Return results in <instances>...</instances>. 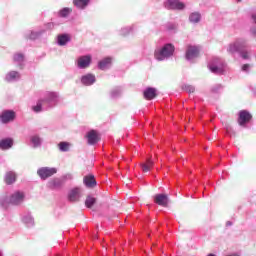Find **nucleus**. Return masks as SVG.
Masks as SVG:
<instances>
[{
    "instance_id": "45",
    "label": "nucleus",
    "mask_w": 256,
    "mask_h": 256,
    "mask_svg": "<svg viewBox=\"0 0 256 256\" xmlns=\"http://www.w3.org/2000/svg\"><path fill=\"white\" fill-rule=\"evenodd\" d=\"M236 1L241 2V0H236Z\"/></svg>"
},
{
    "instance_id": "28",
    "label": "nucleus",
    "mask_w": 256,
    "mask_h": 256,
    "mask_svg": "<svg viewBox=\"0 0 256 256\" xmlns=\"http://www.w3.org/2000/svg\"><path fill=\"white\" fill-rule=\"evenodd\" d=\"M43 147V138L39 134L33 135V149H41Z\"/></svg>"
},
{
    "instance_id": "41",
    "label": "nucleus",
    "mask_w": 256,
    "mask_h": 256,
    "mask_svg": "<svg viewBox=\"0 0 256 256\" xmlns=\"http://www.w3.org/2000/svg\"><path fill=\"white\" fill-rule=\"evenodd\" d=\"M231 225H233V222H231V221L226 222V227H231Z\"/></svg>"
},
{
    "instance_id": "43",
    "label": "nucleus",
    "mask_w": 256,
    "mask_h": 256,
    "mask_svg": "<svg viewBox=\"0 0 256 256\" xmlns=\"http://www.w3.org/2000/svg\"><path fill=\"white\" fill-rule=\"evenodd\" d=\"M30 143H33V137H30Z\"/></svg>"
},
{
    "instance_id": "33",
    "label": "nucleus",
    "mask_w": 256,
    "mask_h": 256,
    "mask_svg": "<svg viewBox=\"0 0 256 256\" xmlns=\"http://www.w3.org/2000/svg\"><path fill=\"white\" fill-rule=\"evenodd\" d=\"M141 167L144 173H149V171H151V167H153V160L148 159L146 163L141 165Z\"/></svg>"
},
{
    "instance_id": "10",
    "label": "nucleus",
    "mask_w": 256,
    "mask_h": 256,
    "mask_svg": "<svg viewBox=\"0 0 256 256\" xmlns=\"http://www.w3.org/2000/svg\"><path fill=\"white\" fill-rule=\"evenodd\" d=\"M12 61L14 65L18 67V69H25V61H26L25 54L21 52L14 53L12 56Z\"/></svg>"
},
{
    "instance_id": "5",
    "label": "nucleus",
    "mask_w": 256,
    "mask_h": 256,
    "mask_svg": "<svg viewBox=\"0 0 256 256\" xmlns=\"http://www.w3.org/2000/svg\"><path fill=\"white\" fill-rule=\"evenodd\" d=\"M208 67L211 73H214L215 75H223V73H225L227 64H225V61L221 58H213L208 64Z\"/></svg>"
},
{
    "instance_id": "7",
    "label": "nucleus",
    "mask_w": 256,
    "mask_h": 256,
    "mask_svg": "<svg viewBox=\"0 0 256 256\" xmlns=\"http://www.w3.org/2000/svg\"><path fill=\"white\" fill-rule=\"evenodd\" d=\"M253 115L247 110H241L238 114V125L240 127H247V124L251 122Z\"/></svg>"
},
{
    "instance_id": "19",
    "label": "nucleus",
    "mask_w": 256,
    "mask_h": 256,
    "mask_svg": "<svg viewBox=\"0 0 256 256\" xmlns=\"http://www.w3.org/2000/svg\"><path fill=\"white\" fill-rule=\"evenodd\" d=\"M123 95V88L117 86L110 90L109 92V98L111 101H117V99H121V96Z\"/></svg>"
},
{
    "instance_id": "8",
    "label": "nucleus",
    "mask_w": 256,
    "mask_h": 256,
    "mask_svg": "<svg viewBox=\"0 0 256 256\" xmlns=\"http://www.w3.org/2000/svg\"><path fill=\"white\" fill-rule=\"evenodd\" d=\"M57 173V168H49V167H42L38 169L37 174L39 175L40 179H49V177H53Z\"/></svg>"
},
{
    "instance_id": "20",
    "label": "nucleus",
    "mask_w": 256,
    "mask_h": 256,
    "mask_svg": "<svg viewBox=\"0 0 256 256\" xmlns=\"http://www.w3.org/2000/svg\"><path fill=\"white\" fill-rule=\"evenodd\" d=\"M143 95L147 101H152V99H155V97H157V89L153 87H147L143 91Z\"/></svg>"
},
{
    "instance_id": "44",
    "label": "nucleus",
    "mask_w": 256,
    "mask_h": 256,
    "mask_svg": "<svg viewBox=\"0 0 256 256\" xmlns=\"http://www.w3.org/2000/svg\"><path fill=\"white\" fill-rule=\"evenodd\" d=\"M0 256H3V251L0 250Z\"/></svg>"
},
{
    "instance_id": "35",
    "label": "nucleus",
    "mask_w": 256,
    "mask_h": 256,
    "mask_svg": "<svg viewBox=\"0 0 256 256\" xmlns=\"http://www.w3.org/2000/svg\"><path fill=\"white\" fill-rule=\"evenodd\" d=\"M97 200L94 197L88 196L85 201V205L88 209H91L95 205Z\"/></svg>"
},
{
    "instance_id": "32",
    "label": "nucleus",
    "mask_w": 256,
    "mask_h": 256,
    "mask_svg": "<svg viewBox=\"0 0 256 256\" xmlns=\"http://www.w3.org/2000/svg\"><path fill=\"white\" fill-rule=\"evenodd\" d=\"M134 29H135L134 25H132V26H125V27L120 29V35L122 37H127V35H130V33H133Z\"/></svg>"
},
{
    "instance_id": "26",
    "label": "nucleus",
    "mask_w": 256,
    "mask_h": 256,
    "mask_svg": "<svg viewBox=\"0 0 256 256\" xmlns=\"http://www.w3.org/2000/svg\"><path fill=\"white\" fill-rule=\"evenodd\" d=\"M13 147V139L5 138L0 141V149L3 151H7V149H11Z\"/></svg>"
},
{
    "instance_id": "16",
    "label": "nucleus",
    "mask_w": 256,
    "mask_h": 256,
    "mask_svg": "<svg viewBox=\"0 0 256 256\" xmlns=\"http://www.w3.org/2000/svg\"><path fill=\"white\" fill-rule=\"evenodd\" d=\"M79 199H81V188L76 187L68 192V201H70V203H77Z\"/></svg>"
},
{
    "instance_id": "31",
    "label": "nucleus",
    "mask_w": 256,
    "mask_h": 256,
    "mask_svg": "<svg viewBox=\"0 0 256 256\" xmlns=\"http://www.w3.org/2000/svg\"><path fill=\"white\" fill-rule=\"evenodd\" d=\"M58 149L61 153H68L71 149V143L67 141H61L58 143Z\"/></svg>"
},
{
    "instance_id": "11",
    "label": "nucleus",
    "mask_w": 256,
    "mask_h": 256,
    "mask_svg": "<svg viewBox=\"0 0 256 256\" xmlns=\"http://www.w3.org/2000/svg\"><path fill=\"white\" fill-rule=\"evenodd\" d=\"M92 61H93V58L91 57V55L80 56L77 59V67L79 69H87L91 66Z\"/></svg>"
},
{
    "instance_id": "9",
    "label": "nucleus",
    "mask_w": 256,
    "mask_h": 256,
    "mask_svg": "<svg viewBox=\"0 0 256 256\" xmlns=\"http://www.w3.org/2000/svg\"><path fill=\"white\" fill-rule=\"evenodd\" d=\"M15 117V111L4 110L2 113H0V122H2L4 125H7V123H11V121H15Z\"/></svg>"
},
{
    "instance_id": "29",
    "label": "nucleus",
    "mask_w": 256,
    "mask_h": 256,
    "mask_svg": "<svg viewBox=\"0 0 256 256\" xmlns=\"http://www.w3.org/2000/svg\"><path fill=\"white\" fill-rule=\"evenodd\" d=\"M109 65H111V58H104L98 62V69L105 71V69H109Z\"/></svg>"
},
{
    "instance_id": "2",
    "label": "nucleus",
    "mask_w": 256,
    "mask_h": 256,
    "mask_svg": "<svg viewBox=\"0 0 256 256\" xmlns=\"http://www.w3.org/2000/svg\"><path fill=\"white\" fill-rule=\"evenodd\" d=\"M228 52L231 55L239 53L240 57L244 60L250 59L249 51H247V40L243 38H238L234 43L230 44Z\"/></svg>"
},
{
    "instance_id": "39",
    "label": "nucleus",
    "mask_w": 256,
    "mask_h": 256,
    "mask_svg": "<svg viewBox=\"0 0 256 256\" xmlns=\"http://www.w3.org/2000/svg\"><path fill=\"white\" fill-rule=\"evenodd\" d=\"M250 68H251V66L249 64H244L242 66V71H244V73H249Z\"/></svg>"
},
{
    "instance_id": "17",
    "label": "nucleus",
    "mask_w": 256,
    "mask_h": 256,
    "mask_svg": "<svg viewBox=\"0 0 256 256\" xmlns=\"http://www.w3.org/2000/svg\"><path fill=\"white\" fill-rule=\"evenodd\" d=\"M154 203L160 207H167L169 205V196L167 194H156L154 196Z\"/></svg>"
},
{
    "instance_id": "40",
    "label": "nucleus",
    "mask_w": 256,
    "mask_h": 256,
    "mask_svg": "<svg viewBox=\"0 0 256 256\" xmlns=\"http://www.w3.org/2000/svg\"><path fill=\"white\" fill-rule=\"evenodd\" d=\"M250 33H252V35H254V37H256V27H252L250 29Z\"/></svg>"
},
{
    "instance_id": "1",
    "label": "nucleus",
    "mask_w": 256,
    "mask_h": 256,
    "mask_svg": "<svg viewBox=\"0 0 256 256\" xmlns=\"http://www.w3.org/2000/svg\"><path fill=\"white\" fill-rule=\"evenodd\" d=\"M36 95L39 96V99L36 102V105L33 106L34 113H43L45 111H51L59 105L60 96L58 92L54 91H43L37 92Z\"/></svg>"
},
{
    "instance_id": "30",
    "label": "nucleus",
    "mask_w": 256,
    "mask_h": 256,
    "mask_svg": "<svg viewBox=\"0 0 256 256\" xmlns=\"http://www.w3.org/2000/svg\"><path fill=\"white\" fill-rule=\"evenodd\" d=\"M223 89H225V86H223V84H214L210 87V92L213 95H221V93H223Z\"/></svg>"
},
{
    "instance_id": "13",
    "label": "nucleus",
    "mask_w": 256,
    "mask_h": 256,
    "mask_svg": "<svg viewBox=\"0 0 256 256\" xmlns=\"http://www.w3.org/2000/svg\"><path fill=\"white\" fill-rule=\"evenodd\" d=\"M4 81L6 83H17V81H21V73L15 70L9 71L6 73Z\"/></svg>"
},
{
    "instance_id": "22",
    "label": "nucleus",
    "mask_w": 256,
    "mask_h": 256,
    "mask_svg": "<svg viewBox=\"0 0 256 256\" xmlns=\"http://www.w3.org/2000/svg\"><path fill=\"white\" fill-rule=\"evenodd\" d=\"M83 183L86 187H88V189H93V187H97V180H95V176L92 174L85 176L83 179Z\"/></svg>"
},
{
    "instance_id": "34",
    "label": "nucleus",
    "mask_w": 256,
    "mask_h": 256,
    "mask_svg": "<svg viewBox=\"0 0 256 256\" xmlns=\"http://www.w3.org/2000/svg\"><path fill=\"white\" fill-rule=\"evenodd\" d=\"M73 10L71 8H68V7H65V8H62L59 12H58V15L59 17H62V18H66V17H69V15H71V12Z\"/></svg>"
},
{
    "instance_id": "14",
    "label": "nucleus",
    "mask_w": 256,
    "mask_h": 256,
    "mask_svg": "<svg viewBox=\"0 0 256 256\" xmlns=\"http://www.w3.org/2000/svg\"><path fill=\"white\" fill-rule=\"evenodd\" d=\"M185 57L187 61H193V59H197V57H199V48L197 46L189 45L186 49Z\"/></svg>"
},
{
    "instance_id": "24",
    "label": "nucleus",
    "mask_w": 256,
    "mask_h": 256,
    "mask_svg": "<svg viewBox=\"0 0 256 256\" xmlns=\"http://www.w3.org/2000/svg\"><path fill=\"white\" fill-rule=\"evenodd\" d=\"M47 187L48 189H61V187H63V180L59 178L49 180L47 183Z\"/></svg>"
},
{
    "instance_id": "37",
    "label": "nucleus",
    "mask_w": 256,
    "mask_h": 256,
    "mask_svg": "<svg viewBox=\"0 0 256 256\" xmlns=\"http://www.w3.org/2000/svg\"><path fill=\"white\" fill-rule=\"evenodd\" d=\"M24 39H25V41H33V30H26L25 32H24Z\"/></svg>"
},
{
    "instance_id": "18",
    "label": "nucleus",
    "mask_w": 256,
    "mask_h": 256,
    "mask_svg": "<svg viewBox=\"0 0 256 256\" xmlns=\"http://www.w3.org/2000/svg\"><path fill=\"white\" fill-rule=\"evenodd\" d=\"M71 42V36L67 33L58 34L56 37V43L59 47H65L67 43Z\"/></svg>"
},
{
    "instance_id": "21",
    "label": "nucleus",
    "mask_w": 256,
    "mask_h": 256,
    "mask_svg": "<svg viewBox=\"0 0 256 256\" xmlns=\"http://www.w3.org/2000/svg\"><path fill=\"white\" fill-rule=\"evenodd\" d=\"M203 19V16L201 15V12L199 11H194L189 14L188 21L192 25H197L199 22Z\"/></svg>"
},
{
    "instance_id": "6",
    "label": "nucleus",
    "mask_w": 256,
    "mask_h": 256,
    "mask_svg": "<svg viewBox=\"0 0 256 256\" xmlns=\"http://www.w3.org/2000/svg\"><path fill=\"white\" fill-rule=\"evenodd\" d=\"M168 11H185L187 5L181 0H166L163 3Z\"/></svg>"
},
{
    "instance_id": "27",
    "label": "nucleus",
    "mask_w": 256,
    "mask_h": 256,
    "mask_svg": "<svg viewBox=\"0 0 256 256\" xmlns=\"http://www.w3.org/2000/svg\"><path fill=\"white\" fill-rule=\"evenodd\" d=\"M22 223L26 225V227H32L33 225V214L31 212H26L22 216Z\"/></svg>"
},
{
    "instance_id": "3",
    "label": "nucleus",
    "mask_w": 256,
    "mask_h": 256,
    "mask_svg": "<svg viewBox=\"0 0 256 256\" xmlns=\"http://www.w3.org/2000/svg\"><path fill=\"white\" fill-rule=\"evenodd\" d=\"M25 201V192L23 191H15L9 196H3L0 198V206L7 207V205H13L17 207L22 205Z\"/></svg>"
},
{
    "instance_id": "36",
    "label": "nucleus",
    "mask_w": 256,
    "mask_h": 256,
    "mask_svg": "<svg viewBox=\"0 0 256 256\" xmlns=\"http://www.w3.org/2000/svg\"><path fill=\"white\" fill-rule=\"evenodd\" d=\"M182 91H186V93H195V86L189 85V84H183Z\"/></svg>"
},
{
    "instance_id": "4",
    "label": "nucleus",
    "mask_w": 256,
    "mask_h": 256,
    "mask_svg": "<svg viewBox=\"0 0 256 256\" xmlns=\"http://www.w3.org/2000/svg\"><path fill=\"white\" fill-rule=\"evenodd\" d=\"M175 53V46L171 43L164 44L161 48L154 51L156 61H167L171 59Z\"/></svg>"
},
{
    "instance_id": "42",
    "label": "nucleus",
    "mask_w": 256,
    "mask_h": 256,
    "mask_svg": "<svg viewBox=\"0 0 256 256\" xmlns=\"http://www.w3.org/2000/svg\"><path fill=\"white\" fill-rule=\"evenodd\" d=\"M227 256H241L239 253H233V254H229Z\"/></svg>"
},
{
    "instance_id": "25",
    "label": "nucleus",
    "mask_w": 256,
    "mask_h": 256,
    "mask_svg": "<svg viewBox=\"0 0 256 256\" xmlns=\"http://www.w3.org/2000/svg\"><path fill=\"white\" fill-rule=\"evenodd\" d=\"M4 181L6 185H13L17 181V174L13 171H9L4 176Z\"/></svg>"
},
{
    "instance_id": "38",
    "label": "nucleus",
    "mask_w": 256,
    "mask_h": 256,
    "mask_svg": "<svg viewBox=\"0 0 256 256\" xmlns=\"http://www.w3.org/2000/svg\"><path fill=\"white\" fill-rule=\"evenodd\" d=\"M43 33H45V30L34 32L33 33V39H39V37H41V35H43Z\"/></svg>"
},
{
    "instance_id": "15",
    "label": "nucleus",
    "mask_w": 256,
    "mask_h": 256,
    "mask_svg": "<svg viewBox=\"0 0 256 256\" xmlns=\"http://www.w3.org/2000/svg\"><path fill=\"white\" fill-rule=\"evenodd\" d=\"M80 81L82 85H85V87H91V85H95L97 78L94 74L88 73L82 75Z\"/></svg>"
},
{
    "instance_id": "12",
    "label": "nucleus",
    "mask_w": 256,
    "mask_h": 256,
    "mask_svg": "<svg viewBox=\"0 0 256 256\" xmlns=\"http://www.w3.org/2000/svg\"><path fill=\"white\" fill-rule=\"evenodd\" d=\"M88 145H97L98 141H101V136L97 130H90L86 134Z\"/></svg>"
},
{
    "instance_id": "23",
    "label": "nucleus",
    "mask_w": 256,
    "mask_h": 256,
    "mask_svg": "<svg viewBox=\"0 0 256 256\" xmlns=\"http://www.w3.org/2000/svg\"><path fill=\"white\" fill-rule=\"evenodd\" d=\"M91 4V0H73V5L80 11H85L88 5Z\"/></svg>"
}]
</instances>
